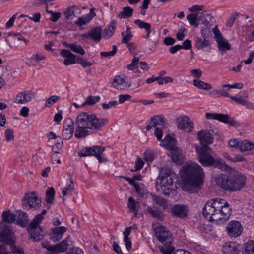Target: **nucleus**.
<instances>
[{"label":"nucleus","mask_w":254,"mask_h":254,"mask_svg":"<svg viewBox=\"0 0 254 254\" xmlns=\"http://www.w3.org/2000/svg\"><path fill=\"white\" fill-rule=\"evenodd\" d=\"M229 203L224 199L216 198L208 201L203 208V215L210 221L227 220L231 214Z\"/></svg>","instance_id":"f257e3e1"},{"label":"nucleus","mask_w":254,"mask_h":254,"mask_svg":"<svg viewBox=\"0 0 254 254\" xmlns=\"http://www.w3.org/2000/svg\"><path fill=\"white\" fill-rule=\"evenodd\" d=\"M107 123L106 119H99L94 114L81 113L76 118L77 127L75 136L77 138L85 137L88 134V129L99 130Z\"/></svg>","instance_id":"f03ea898"},{"label":"nucleus","mask_w":254,"mask_h":254,"mask_svg":"<svg viewBox=\"0 0 254 254\" xmlns=\"http://www.w3.org/2000/svg\"><path fill=\"white\" fill-rule=\"evenodd\" d=\"M204 172L202 168L196 163L190 162L182 167V177L185 183L183 188L186 190L188 187H199L203 184Z\"/></svg>","instance_id":"7ed1b4c3"},{"label":"nucleus","mask_w":254,"mask_h":254,"mask_svg":"<svg viewBox=\"0 0 254 254\" xmlns=\"http://www.w3.org/2000/svg\"><path fill=\"white\" fill-rule=\"evenodd\" d=\"M198 158L201 164L204 167L213 166L222 169L225 163L218 156L210 147L196 148Z\"/></svg>","instance_id":"20e7f679"},{"label":"nucleus","mask_w":254,"mask_h":254,"mask_svg":"<svg viewBox=\"0 0 254 254\" xmlns=\"http://www.w3.org/2000/svg\"><path fill=\"white\" fill-rule=\"evenodd\" d=\"M172 241V234L169 230L164 226H160V242L162 244V246H160V252L162 254H191L182 249L175 251Z\"/></svg>","instance_id":"39448f33"},{"label":"nucleus","mask_w":254,"mask_h":254,"mask_svg":"<svg viewBox=\"0 0 254 254\" xmlns=\"http://www.w3.org/2000/svg\"><path fill=\"white\" fill-rule=\"evenodd\" d=\"M46 213V210L45 209L43 210L41 214L35 216L30 224L29 232L30 234L31 238L33 239L34 241L40 240L44 236V232L42 230L41 227L39 226V225L41 223Z\"/></svg>","instance_id":"423d86ee"},{"label":"nucleus","mask_w":254,"mask_h":254,"mask_svg":"<svg viewBox=\"0 0 254 254\" xmlns=\"http://www.w3.org/2000/svg\"><path fill=\"white\" fill-rule=\"evenodd\" d=\"M160 187L162 190V193L165 195H168L173 189L172 186L177 181V177L174 173L169 174L160 178Z\"/></svg>","instance_id":"0eeeda50"},{"label":"nucleus","mask_w":254,"mask_h":254,"mask_svg":"<svg viewBox=\"0 0 254 254\" xmlns=\"http://www.w3.org/2000/svg\"><path fill=\"white\" fill-rule=\"evenodd\" d=\"M205 117L207 119L216 120L221 122L228 124L230 126L237 127L240 126V124L228 114L217 113H206Z\"/></svg>","instance_id":"6e6552de"},{"label":"nucleus","mask_w":254,"mask_h":254,"mask_svg":"<svg viewBox=\"0 0 254 254\" xmlns=\"http://www.w3.org/2000/svg\"><path fill=\"white\" fill-rule=\"evenodd\" d=\"M41 199L33 192L25 195L22 199V205L27 210H36L41 206Z\"/></svg>","instance_id":"1a4fd4ad"},{"label":"nucleus","mask_w":254,"mask_h":254,"mask_svg":"<svg viewBox=\"0 0 254 254\" xmlns=\"http://www.w3.org/2000/svg\"><path fill=\"white\" fill-rule=\"evenodd\" d=\"M105 150V147L102 146H93L92 147H85L80 152H79V156L82 157L94 156L98 160L99 162L102 161L101 155Z\"/></svg>","instance_id":"9d476101"},{"label":"nucleus","mask_w":254,"mask_h":254,"mask_svg":"<svg viewBox=\"0 0 254 254\" xmlns=\"http://www.w3.org/2000/svg\"><path fill=\"white\" fill-rule=\"evenodd\" d=\"M229 191H236L241 190L246 184V178L242 174L237 173L230 177Z\"/></svg>","instance_id":"9b49d317"},{"label":"nucleus","mask_w":254,"mask_h":254,"mask_svg":"<svg viewBox=\"0 0 254 254\" xmlns=\"http://www.w3.org/2000/svg\"><path fill=\"white\" fill-rule=\"evenodd\" d=\"M178 128L186 132H191L194 129L192 121L187 116H181L176 119Z\"/></svg>","instance_id":"f8f14e48"},{"label":"nucleus","mask_w":254,"mask_h":254,"mask_svg":"<svg viewBox=\"0 0 254 254\" xmlns=\"http://www.w3.org/2000/svg\"><path fill=\"white\" fill-rule=\"evenodd\" d=\"M228 235L232 238H237L242 233L243 227L241 223L237 221L229 222L226 226Z\"/></svg>","instance_id":"ddd939ff"},{"label":"nucleus","mask_w":254,"mask_h":254,"mask_svg":"<svg viewBox=\"0 0 254 254\" xmlns=\"http://www.w3.org/2000/svg\"><path fill=\"white\" fill-rule=\"evenodd\" d=\"M211 131L214 133V131L211 129L210 130H202L197 133L200 143L202 145L201 147H209L208 145L213 143L214 138Z\"/></svg>","instance_id":"4468645a"},{"label":"nucleus","mask_w":254,"mask_h":254,"mask_svg":"<svg viewBox=\"0 0 254 254\" xmlns=\"http://www.w3.org/2000/svg\"><path fill=\"white\" fill-rule=\"evenodd\" d=\"M112 86L118 90H125L131 86V83L125 76H116L114 77Z\"/></svg>","instance_id":"2eb2a0df"},{"label":"nucleus","mask_w":254,"mask_h":254,"mask_svg":"<svg viewBox=\"0 0 254 254\" xmlns=\"http://www.w3.org/2000/svg\"><path fill=\"white\" fill-rule=\"evenodd\" d=\"M172 215L180 218H184L187 216L188 208L183 204H175L170 209Z\"/></svg>","instance_id":"dca6fc26"},{"label":"nucleus","mask_w":254,"mask_h":254,"mask_svg":"<svg viewBox=\"0 0 254 254\" xmlns=\"http://www.w3.org/2000/svg\"><path fill=\"white\" fill-rule=\"evenodd\" d=\"M162 131L160 129V140H161L160 145L169 151L177 146V141L175 138L167 134L164 139L162 140Z\"/></svg>","instance_id":"f3484780"},{"label":"nucleus","mask_w":254,"mask_h":254,"mask_svg":"<svg viewBox=\"0 0 254 254\" xmlns=\"http://www.w3.org/2000/svg\"><path fill=\"white\" fill-rule=\"evenodd\" d=\"M33 93L30 91H25L19 92L16 96L14 102L18 104H24L30 102L33 97Z\"/></svg>","instance_id":"a211bd4d"},{"label":"nucleus","mask_w":254,"mask_h":254,"mask_svg":"<svg viewBox=\"0 0 254 254\" xmlns=\"http://www.w3.org/2000/svg\"><path fill=\"white\" fill-rule=\"evenodd\" d=\"M159 116L152 117L149 121L146 129L153 132L159 140Z\"/></svg>","instance_id":"6ab92c4d"},{"label":"nucleus","mask_w":254,"mask_h":254,"mask_svg":"<svg viewBox=\"0 0 254 254\" xmlns=\"http://www.w3.org/2000/svg\"><path fill=\"white\" fill-rule=\"evenodd\" d=\"M230 178L227 175L221 174L215 177L216 184L225 190L229 191Z\"/></svg>","instance_id":"aec40b11"},{"label":"nucleus","mask_w":254,"mask_h":254,"mask_svg":"<svg viewBox=\"0 0 254 254\" xmlns=\"http://www.w3.org/2000/svg\"><path fill=\"white\" fill-rule=\"evenodd\" d=\"M66 230V228L64 226L53 228L49 233L50 239L54 242L59 241L62 239Z\"/></svg>","instance_id":"412c9836"},{"label":"nucleus","mask_w":254,"mask_h":254,"mask_svg":"<svg viewBox=\"0 0 254 254\" xmlns=\"http://www.w3.org/2000/svg\"><path fill=\"white\" fill-rule=\"evenodd\" d=\"M60 54L63 57L65 58L64 62L65 65L68 66L76 63V56L71 53L70 51L66 49H62Z\"/></svg>","instance_id":"4be33fe9"},{"label":"nucleus","mask_w":254,"mask_h":254,"mask_svg":"<svg viewBox=\"0 0 254 254\" xmlns=\"http://www.w3.org/2000/svg\"><path fill=\"white\" fill-rule=\"evenodd\" d=\"M169 155L177 164H181L184 161V155L182 150L177 146L169 151Z\"/></svg>","instance_id":"5701e85b"},{"label":"nucleus","mask_w":254,"mask_h":254,"mask_svg":"<svg viewBox=\"0 0 254 254\" xmlns=\"http://www.w3.org/2000/svg\"><path fill=\"white\" fill-rule=\"evenodd\" d=\"M95 10V8H91L89 13L81 16L75 21V24L78 26H81L89 23L96 15Z\"/></svg>","instance_id":"b1692460"},{"label":"nucleus","mask_w":254,"mask_h":254,"mask_svg":"<svg viewBox=\"0 0 254 254\" xmlns=\"http://www.w3.org/2000/svg\"><path fill=\"white\" fill-rule=\"evenodd\" d=\"M102 29L100 27H95L91 29L87 34L82 35L83 38H88L91 37L95 41H100L101 38Z\"/></svg>","instance_id":"393cba45"},{"label":"nucleus","mask_w":254,"mask_h":254,"mask_svg":"<svg viewBox=\"0 0 254 254\" xmlns=\"http://www.w3.org/2000/svg\"><path fill=\"white\" fill-rule=\"evenodd\" d=\"M195 45L198 49L205 51H208L211 48L210 43L204 38L196 37Z\"/></svg>","instance_id":"a878e982"},{"label":"nucleus","mask_w":254,"mask_h":254,"mask_svg":"<svg viewBox=\"0 0 254 254\" xmlns=\"http://www.w3.org/2000/svg\"><path fill=\"white\" fill-rule=\"evenodd\" d=\"M222 251L224 254H237L239 250L235 243L226 242L223 245Z\"/></svg>","instance_id":"bb28decb"},{"label":"nucleus","mask_w":254,"mask_h":254,"mask_svg":"<svg viewBox=\"0 0 254 254\" xmlns=\"http://www.w3.org/2000/svg\"><path fill=\"white\" fill-rule=\"evenodd\" d=\"M152 226L155 232V237L153 239L152 243H150V246L153 251H155L159 249V226L157 223H153Z\"/></svg>","instance_id":"cd10ccee"},{"label":"nucleus","mask_w":254,"mask_h":254,"mask_svg":"<svg viewBox=\"0 0 254 254\" xmlns=\"http://www.w3.org/2000/svg\"><path fill=\"white\" fill-rule=\"evenodd\" d=\"M12 239V231L9 228L4 229L0 233V242L10 244Z\"/></svg>","instance_id":"c85d7f7f"},{"label":"nucleus","mask_w":254,"mask_h":254,"mask_svg":"<svg viewBox=\"0 0 254 254\" xmlns=\"http://www.w3.org/2000/svg\"><path fill=\"white\" fill-rule=\"evenodd\" d=\"M74 189V185L73 181L71 178L69 177L67 179V184L65 187L63 189L62 194L63 196L71 194L72 191Z\"/></svg>","instance_id":"c756f323"},{"label":"nucleus","mask_w":254,"mask_h":254,"mask_svg":"<svg viewBox=\"0 0 254 254\" xmlns=\"http://www.w3.org/2000/svg\"><path fill=\"white\" fill-rule=\"evenodd\" d=\"M53 254L64 252L68 248V242L67 240H64L59 244L54 245Z\"/></svg>","instance_id":"7c9ffc66"},{"label":"nucleus","mask_w":254,"mask_h":254,"mask_svg":"<svg viewBox=\"0 0 254 254\" xmlns=\"http://www.w3.org/2000/svg\"><path fill=\"white\" fill-rule=\"evenodd\" d=\"M45 58L46 56L44 55L41 53H37L27 60V64L30 66L35 65L37 62Z\"/></svg>","instance_id":"2f4dec72"},{"label":"nucleus","mask_w":254,"mask_h":254,"mask_svg":"<svg viewBox=\"0 0 254 254\" xmlns=\"http://www.w3.org/2000/svg\"><path fill=\"white\" fill-rule=\"evenodd\" d=\"M254 149V144L248 140L242 141L239 145V150L241 152L251 151Z\"/></svg>","instance_id":"473e14b6"},{"label":"nucleus","mask_w":254,"mask_h":254,"mask_svg":"<svg viewBox=\"0 0 254 254\" xmlns=\"http://www.w3.org/2000/svg\"><path fill=\"white\" fill-rule=\"evenodd\" d=\"M133 9L129 6L123 8V11L120 12L117 15L120 19L127 18L132 15Z\"/></svg>","instance_id":"72a5a7b5"},{"label":"nucleus","mask_w":254,"mask_h":254,"mask_svg":"<svg viewBox=\"0 0 254 254\" xmlns=\"http://www.w3.org/2000/svg\"><path fill=\"white\" fill-rule=\"evenodd\" d=\"M115 24L114 22H111L104 29L103 36L105 39H109L112 36L115 30Z\"/></svg>","instance_id":"f704fd0d"},{"label":"nucleus","mask_w":254,"mask_h":254,"mask_svg":"<svg viewBox=\"0 0 254 254\" xmlns=\"http://www.w3.org/2000/svg\"><path fill=\"white\" fill-rule=\"evenodd\" d=\"M243 253V254H254V241H249L244 244Z\"/></svg>","instance_id":"c9c22d12"},{"label":"nucleus","mask_w":254,"mask_h":254,"mask_svg":"<svg viewBox=\"0 0 254 254\" xmlns=\"http://www.w3.org/2000/svg\"><path fill=\"white\" fill-rule=\"evenodd\" d=\"M194 86L199 89H202L206 90H208L211 89V85L209 83L204 82L202 81L195 79L193 81Z\"/></svg>","instance_id":"e433bc0d"},{"label":"nucleus","mask_w":254,"mask_h":254,"mask_svg":"<svg viewBox=\"0 0 254 254\" xmlns=\"http://www.w3.org/2000/svg\"><path fill=\"white\" fill-rule=\"evenodd\" d=\"M67 47L73 52L82 55H84L85 53L84 49L80 45H77L75 43L68 44Z\"/></svg>","instance_id":"4c0bfd02"},{"label":"nucleus","mask_w":254,"mask_h":254,"mask_svg":"<svg viewBox=\"0 0 254 254\" xmlns=\"http://www.w3.org/2000/svg\"><path fill=\"white\" fill-rule=\"evenodd\" d=\"M144 159L146 162L149 164L151 163L155 157L153 151L150 149H147L143 153Z\"/></svg>","instance_id":"58836bf2"},{"label":"nucleus","mask_w":254,"mask_h":254,"mask_svg":"<svg viewBox=\"0 0 254 254\" xmlns=\"http://www.w3.org/2000/svg\"><path fill=\"white\" fill-rule=\"evenodd\" d=\"M3 220L8 223H12L16 219V215L10 213L9 211H4L2 213Z\"/></svg>","instance_id":"ea45409f"},{"label":"nucleus","mask_w":254,"mask_h":254,"mask_svg":"<svg viewBox=\"0 0 254 254\" xmlns=\"http://www.w3.org/2000/svg\"><path fill=\"white\" fill-rule=\"evenodd\" d=\"M18 224L23 226L28 221L27 214L24 212H20L18 216Z\"/></svg>","instance_id":"a19ab883"},{"label":"nucleus","mask_w":254,"mask_h":254,"mask_svg":"<svg viewBox=\"0 0 254 254\" xmlns=\"http://www.w3.org/2000/svg\"><path fill=\"white\" fill-rule=\"evenodd\" d=\"M46 202L51 203L54 200L55 191L53 188H49L46 190Z\"/></svg>","instance_id":"79ce46f5"},{"label":"nucleus","mask_w":254,"mask_h":254,"mask_svg":"<svg viewBox=\"0 0 254 254\" xmlns=\"http://www.w3.org/2000/svg\"><path fill=\"white\" fill-rule=\"evenodd\" d=\"M134 23L141 29H144L145 30L150 29L151 25L149 23L145 22L140 19H136L134 21Z\"/></svg>","instance_id":"37998d69"},{"label":"nucleus","mask_w":254,"mask_h":254,"mask_svg":"<svg viewBox=\"0 0 254 254\" xmlns=\"http://www.w3.org/2000/svg\"><path fill=\"white\" fill-rule=\"evenodd\" d=\"M100 99V97L99 96H89L87 98L86 101L82 104V106H84L86 105L95 104L99 101Z\"/></svg>","instance_id":"c03bdc74"},{"label":"nucleus","mask_w":254,"mask_h":254,"mask_svg":"<svg viewBox=\"0 0 254 254\" xmlns=\"http://www.w3.org/2000/svg\"><path fill=\"white\" fill-rule=\"evenodd\" d=\"M187 18L191 25L194 26L195 27H198V24L197 23V15L190 13L187 15Z\"/></svg>","instance_id":"a18cd8bd"},{"label":"nucleus","mask_w":254,"mask_h":254,"mask_svg":"<svg viewBox=\"0 0 254 254\" xmlns=\"http://www.w3.org/2000/svg\"><path fill=\"white\" fill-rule=\"evenodd\" d=\"M170 206L171 203L167 199L160 197V207H162L164 211L169 212V210L170 211Z\"/></svg>","instance_id":"49530a36"},{"label":"nucleus","mask_w":254,"mask_h":254,"mask_svg":"<svg viewBox=\"0 0 254 254\" xmlns=\"http://www.w3.org/2000/svg\"><path fill=\"white\" fill-rule=\"evenodd\" d=\"M63 129H67L71 131H74L73 121L70 119H66L64 124Z\"/></svg>","instance_id":"de8ad7c7"},{"label":"nucleus","mask_w":254,"mask_h":254,"mask_svg":"<svg viewBox=\"0 0 254 254\" xmlns=\"http://www.w3.org/2000/svg\"><path fill=\"white\" fill-rule=\"evenodd\" d=\"M218 45L219 48L221 50L226 51V50H229L231 49L230 44L225 39H224V40H222L221 41L218 42Z\"/></svg>","instance_id":"09e8293b"},{"label":"nucleus","mask_w":254,"mask_h":254,"mask_svg":"<svg viewBox=\"0 0 254 254\" xmlns=\"http://www.w3.org/2000/svg\"><path fill=\"white\" fill-rule=\"evenodd\" d=\"M206 27L202 28L201 30V34L203 38H207L211 35V31L210 29V25L208 22H207Z\"/></svg>","instance_id":"8fccbe9b"},{"label":"nucleus","mask_w":254,"mask_h":254,"mask_svg":"<svg viewBox=\"0 0 254 254\" xmlns=\"http://www.w3.org/2000/svg\"><path fill=\"white\" fill-rule=\"evenodd\" d=\"M10 249L11 252L14 254H23L24 253L23 249L18 246L16 245L14 243L11 242L10 244Z\"/></svg>","instance_id":"3c124183"},{"label":"nucleus","mask_w":254,"mask_h":254,"mask_svg":"<svg viewBox=\"0 0 254 254\" xmlns=\"http://www.w3.org/2000/svg\"><path fill=\"white\" fill-rule=\"evenodd\" d=\"M135 169L134 171H137L141 169L144 164V162L143 159L141 158L140 157H137L135 161Z\"/></svg>","instance_id":"603ef678"},{"label":"nucleus","mask_w":254,"mask_h":254,"mask_svg":"<svg viewBox=\"0 0 254 254\" xmlns=\"http://www.w3.org/2000/svg\"><path fill=\"white\" fill-rule=\"evenodd\" d=\"M60 97L56 95H53L51 97H50L48 100H47L45 106L47 107H51L54 104H55L58 99H60Z\"/></svg>","instance_id":"864d4df0"},{"label":"nucleus","mask_w":254,"mask_h":254,"mask_svg":"<svg viewBox=\"0 0 254 254\" xmlns=\"http://www.w3.org/2000/svg\"><path fill=\"white\" fill-rule=\"evenodd\" d=\"M213 32L215 34V38L217 43L224 39L217 26L213 29Z\"/></svg>","instance_id":"5fc2aeb1"},{"label":"nucleus","mask_w":254,"mask_h":254,"mask_svg":"<svg viewBox=\"0 0 254 254\" xmlns=\"http://www.w3.org/2000/svg\"><path fill=\"white\" fill-rule=\"evenodd\" d=\"M169 126L167 119L163 115H160V126L161 128L166 129Z\"/></svg>","instance_id":"6e6d98bb"},{"label":"nucleus","mask_w":254,"mask_h":254,"mask_svg":"<svg viewBox=\"0 0 254 254\" xmlns=\"http://www.w3.org/2000/svg\"><path fill=\"white\" fill-rule=\"evenodd\" d=\"M136 204V202L132 197L129 198L127 206L131 211L133 212L135 211Z\"/></svg>","instance_id":"4d7b16f0"},{"label":"nucleus","mask_w":254,"mask_h":254,"mask_svg":"<svg viewBox=\"0 0 254 254\" xmlns=\"http://www.w3.org/2000/svg\"><path fill=\"white\" fill-rule=\"evenodd\" d=\"M117 51V47L115 45H113L112 47V50L111 51L102 52H101V55L102 57H107L109 56H114Z\"/></svg>","instance_id":"13d9d810"},{"label":"nucleus","mask_w":254,"mask_h":254,"mask_svg":"<svg viewBox=\"0 0 254 254\" xmlns=\"http://www.w3.org/2000/svg\"><path fill=\"white\" fill-rule=\"evenodd\" d=\"M139 59L137 58H134L132 63L127 65V67L129 70H133L139 67Z\"/></svg>","instance_id":"bf43d9fd"},{"label":"nucleus","mask_w":254,"mask_h":254,"mask_svg":"<svg viewBox=\"0 0 254 254\" xmlns=\"http://www.w3.org/2000/svg\"><path fill=\"white\" fill-rule=\"evenodd\" d=\"M118 105L117 101H111L108 103H104L102 104V108L105 110H108L110 108L116 107Z\"/></svg>","instance_id":"052dcab7"},{"label":"nucleus","mask_w":254,"mask_h":254,"mask_svg":"<svg viewBox=\"0 0 254 254\" xmlns=\"http://www.w3.org/2000/svg\"><path fill=\"white\" fill-rule=\"evenodd\" d=\"M232 100L235 101V102L238 103L239 104L242 105H247L249 103H247V101L242 99L241 96L239 97L236 96H230V97Z\"/></svg>","instance_id":"680f3d73"},{"label":"nucleus","mask_w":254,"mask_h":254,"mask_svg":"<svg viewBox=\"0 0 254 254\" xmlns=\"http://www.w3.org/2000/svg\"><path fill=\"white\" fill-rule=\"evenodd\" d=\"M5 136L6 141L10 142L13 140V131L11 129H7L5 132Z\"/></svg>","instance_id":"e2e57ef3"},{"label":"nucleus","mask_w":254,"mask_h":254,"mask_svg":"<svg viewBox=\"0 0 254 254\" xmlns=\"http://www.w3.org/2000/svg\"><path fill=\"white\" fill-rule=\"evenodd\" d=\"M190 73L193 77L199 78L201 76L202 71L200 69H195L190 70Z\"/></svg>","instance_id":"0e129e2a"},{"label":"nucleus","mask_w":254,"mask_h":254,"mask_svg":"<svg viewBox=\"0 0 254 254\" xmlns=\"http://www.w3.org/2000/svg\"><path fill=\"white\" fill-rule=\"evenodd\" d=\"M78 62L84 68L91 66L93 64V63L87 61L82 58H78Z\"/></svg>","instance_id":"69168bd1"},{"label":"nucleus","mask_w":254,"mask_h":254,"mask_svg":"<svg viewBox=\"0 0 254 254\" xmlns=\"http://www.w3.org/2000/svg\"><path fill=\"white\" fill-rule=\"evenodd\" d=\"M73 133V131H72L67 129H63L62 135L64 139L68 140L72 137Z\"/></svg>","instance_id":"338daca9"},{"label":"nucleus","mask_w":254,"mask_h":254,"mask_svg":"<svg viewBox=\"0 0 254 254\" xmlns=\"http://www.w3.org/2000/svg\"><path fill=\"white\" fill-rule=\"evenodd\" d=\"M147 211L152 216L158 218L159 212L157 208L149 207L147 208Z\"/></svg>","instance_id":"774afa93"}]
</instances>
